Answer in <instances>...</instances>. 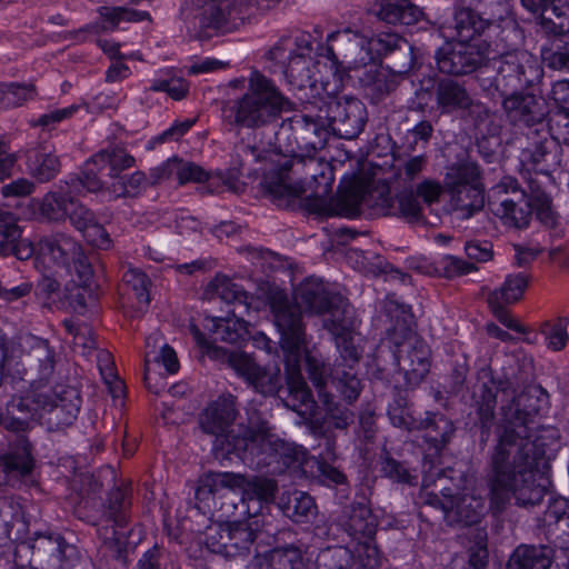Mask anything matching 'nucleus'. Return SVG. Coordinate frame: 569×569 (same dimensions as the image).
Returning <instances> with one entry per match:
<instances>
[{
  "label": "nucleus",
  "instance_id": "37998d69",
  "mask_svg": "<svg viewBox=\"0 0 569 569\" xmlns=\"http://www.w3.org/2000/svg\"><path fill=\"white\" fill-rule=\"evenodd\" d=\"M455 22L459 39L469 42L477 41L476 37L481 36L491 26L490 20L469 8L458 9L455 12Z\"/></svg>",
  "mask_w": 569,
  "mask_h": 569
},
{
  "label": "nucleus",
  "instance_id": "4c0bfd02",
  "mask_svg": "<svg viewBox=\"0 0 569 569\" xmlns=\"http://www.w3.org/2000/svg\"><path fill=\"white\" fill-rule=\"evenodd\" d=\"M87 164H93L99 170L109 167L108 176L112 181L119 178L121 172L134 164V158L122 146L111 144L94 153Z\"/></svg>",
  "mask_w": 569,
  "mask_h": 569
},
{
  "label": "nucleus",
  "instance_id": "8fccbe9b",
  "mask_svg": "<svg viewBox=\"0 0 569 569\" xmlns=\"http://www.w3.org/2000/svg\"><path fill=\"white\" fill-rule=\"evenodd\" d=\"M303 351L306 353L305 359L308 378L317 389L318 397H320L321 392H328L326 387L332 376L331 368L325 362L320 355L306 351V347L301 350V353Z\"/></svg>",
  "mask_w": 569,
  "mask_h": 569
},
{
  "label": "nucleus",
  "instance_id": "ea45409f",
  "mask_svg": "<svg viewBox=\"0 0 569 569\" xmlns=\"http://www.w3.org/2000/svg\"><path fill=\"white\" fill-rule=\"evenodd\" d=\"M71 192L72 190L61 182L58 191H50L38 201L40 214L49 221H66L73 200Z\"/></svg>",
  "mask_w": 569,
  "mask_h": 569
},
{
  "label": "nucleus",
  "instance_id": "f3484780",
  "mask_svg": "<svg viewBox=\"0 0 569 569\" xmlns=\"http://www.w3.org/2000/svg\"><path fill=\"white\" fill-rule=\"evenodd\" d=\"M49 395L32 390L21 397H13L6 407L3 427L14 432H23L40 417L49 405Z\"/></svg>",
  "mask_w": 569,
  "mask_h": 569
},
{
  "label": "nucleus",
  "instance_id": "7c9ffc66",
  "mask_svg": "<svg viewBox=\"0 0 569 569\" xmlns=\"http://www.w3.org/2000/svg\"><path fill=\"white\" fill-rule=\"evenodd\" d=\"M417 430H423V439L438 455L450 442L455 433V426L450 419L442 413H427L425 419L419 420Z\"/></svg>",
  "mask_w": 569,
  "mask_h": 569
},
{
  "label": "nucleus",
  "instance_id": "dca6fc26",
  "mask_svg": "<svg viewBox=\"0 0 569 569\" xmlns=\"http://www.w3.org/2000/svg\"><path fill=\"white\" fill-rule=\"evenodd\" d=\"M515 194L516 198L526 200L535 209L537 218L546 226L553 227L556 214L552 210L551 198L543 191L541 182L537 178L528 179V190H520L517 179L503 177L492 187L493 197Z\"/></svg>",
  "mask_w": 569,
  "mask_h": 569
},
{
  "label": "nucleus",
  "instance_id": "39448f33",
  "mask_svg": "<svg viewBox=\"0 0 569 569\" xmlns=\"http://www.w3.org/2000/svg\"><path fill=\"white\" fill-rule=\"evenodd\" d=\"M527 380L528 375L521 370L515 372L512 368H510V372L506 371L502 377L497 378L489 369H481L478 372L477 382L472 388V405L481 428L488 431L495 418L496 391L511 396L509 403L501 406L502 418L497 429H503L509 423L515 428L518 423L530 426L532 418L538 415L540 406L537 388L529 387L517 393Z\"/></svg>",
  "mask_w": 569,
  "mask_h": 569
},
{
  "label": "nucleus",
  "instance_id": "13d9d810",
  "mask_svg": "<svg viewBox=\"0 0 569 569\" xmlns=\"http://www.w3.org/2000/svg\"><path fill=\"white\" fill-rule=\"evenodd\" d=\"M173 168L174 174L178 179L179 184L187 182H202L207 180L208 173L199 166L192 162H182L179 159H170L166 162V167L162 171Z\"/></svg>",
  "mask_w": 569,
  "mask_h": 569
},
{
  "label": "nucleus",
  "instance_id": "e433bc0d",
  "mask_svg": "<svg viewBox=\"0 0 569 569\" xmlns=\"http://www.w3.org/2000/svg\"><path fill=\"white\" fill-rule=\"evenodd\" d=\"M26 157L31 174L40 182H49L60 171L61 162L58 156L46 146L26 150Z\"/></svg>",
  "mask_w": 569,
  "mask_h": 569
},
{
  "label": "nucleus",
  "instance_id": "0e129e2a",
  "mask_svg": "<svg viewBox=\"0 0 569 569\" xmlns=\"http://www.w3.org/2000/svg\"><path fill=\"white\" fill-rule=\"evenodd\" d=\"M475 546L469 549L468 569H485L488 562L487 532L475 529Z\"/></svg>",
  "mask_w": 569,
  "mask_h": 569
},
{
  "label": "nucleus",
  "instance_id": "bf43d9fd",
  "mask_svg": "<svg viewBox=\"0 0 569 569\" xmlns=\"http://www.w3.org/2000/svg\"><path fill=\"white\" fill-rule=\"evenodd\" d=\"M355 558L357 557L361 566L366 569H377L382 563V555L376 545L375 537L371 539H361L353 541Z\"/></svg>",
  "mask_w": 569,
  "mask_h": 569
},
{
  "label": "nucleus",
  "instance_id": "6e6552de",
  "mask_svg": "<svg viewBox=\"0 0 569 569\" xmlns=\"http://www.w3.org/2000/svg\"><path fill=\"white\" fill-rule=\"evenodd\" d=\"M312 36L297 30L280 37L266 58L282 66L283 74L293 90L303 91L316 84L317 63L312 59Z\"/></svg>",
  "mask_w": 569,
  "mask_h": 569
},
{
  "label": "nucleus",
  "instance_id": "a211bd4d",
  "mask_svg": "<svg viewBox=\"0 0 569 569\" xmlns=\"http://www.w3.org/2000/svg\"><path fill=\"white\" fill-rule=\"evenodd\" d=\"M238 107H295L273 82L258 70L248 78V90L238 98Z\"/></svg>",
  "mask_w": 569,
  "mask_h": 569
},
{
  "label": "nucleus",
  "instance_id": "c756f323",
  "mask_svg": "<svg viewBox=\"0 0 569 569\" xmlns=\"http://www.w3.org/2000/svg\"><path fill=\"white\" fill-rule=\"evenodd\" d=\"M378 521L371 509L363 503H352L342 522L343 530L352 541L371 539L376 536Z\"/></svg>",
  "mask_w": 569,
  "mask_h": 569
},
{
  "label": "nucleus",
  "instance_id": "6ab92c4d",
  "mask_svg": "<svg viewBox=\"0 0 569 569\" xmlns=\"http://www.w3.org/2000/svg\"><path fill=\"white\" fill-rule=\"evenodd\" d=\"M34 466L32 445L23 437L18 438L0 453L1 470L4 471L12 488L24 482L32 475Z\"/></svg>",
  "mask_w": 569,
  "mask_h": 569
},
{
  "label": "nucleus",
  "instance_id": "393cba45",
  "mask_svg": "<svg viewBox=\"0 0 569 569\" xmlns=\"http://www.w3.org/2000/svg\"><path fill=\"white\" fill-rule=\"evenodd\" d=\"M322 316V326L333 337L356 333L358 320L353 308L340 295L333 296Z\"/></svg>",
  "mask_w": 569,
  "mask_h": 569
},
{
  "label": "nucleus",
  "instance_id": "69168bd1",
  "mask_svg": "<svg viewBox=\"0 0 569 569\" xmlns=\"http://www.w3.org/2000/svg\"><path fill=\"white\" fill-rule=\"evenodd\" d=\"M568 318H558L553 323L546 322L543 325L545 330L548 329L545 333L550 349L559 351L566 347L568 340Z\"/></svg>",
  "mask_w": 569,
  "mask_h": 569
},
{
  "label": "nucleus",
  "instance_id": "09e8293b",
  "mask_svg": "<svg viewBox=\"0 0 569 569\" xmlns=\"http://www.w3.org/2000/svg\"><path fill=\"white\" fill-rule=\"evenodd\" d=\"M539 17L548 32L561 34L569 31V2L566 0L552 1Z\"/></svg>",
  "mask_w": 569,
  "mask_h": 569
},
{
  "label": "nucleus",
  "instance_id": "6e6d98bb",
  "mask_svg": "<svg viewBox=\"0 0 569 569\" xmlns=\"http://www.w3.org/2000/svg\"><path fill=\"white\" fill-rule=\"evenodd\" d=\"M230 17L228 0H209L200 13V23L204 28L219 29L224 26Z\"/></svg>",
  "mask_w": 569,
  "mask_h": 569
},
{
  "label": "nucleus",
  "instance_id": "f8f14e48",
  "mask_svg": "<svg viewBox=\"0 0 569 569\" xmlns=\"http://www.w3.org/2000/svg\"><path fill=\"white\" fill-rule=\"evenodd\" d=\"M491 46L485 40L448 42L435 54L440 72L447 74H468L490 59Z\"/></svg>",
  "mask_w": 569,
  "mask_h": 569
},
{
  "label": "nucleus",
  "instance_id": "0eeeda50",
  "mask_svg": "<svg viewBox=\"0 0 569 569\" xmlns=\"http://www.w3.org/2000/svg\"><path fill=\"white\" fill-rule=\"evenodd\" d=\"M327 56L331 60L332 66L336 68V73L343 71L349 80L353 81V86L361 97H353L351 94H338L337 106L345 104L369 103L377 104L383 102L397 88V82L392 76L383 70L381 61L375 58H361L341 50L339 60L338 54L332 47L327 48Z\"/></svg>",
  "mask_w": 569,
  "mask_h": 569
},
{
  "label": "nucleus",
  "instance_id": "58836bf2",
  "mask_svg": "<svg viewBox=\"0 0 569 569\" xmlns=\"http://www.w3.org/2000/svg\"><path fill=\"white\" fill-rule=\"evenodd\" d=\"M453 507L446 512V522L450 526H471L480 521L483 501L472 495L453 497Z\"/></svg>",
  "mask_w": 569,
  "mask_h": 569
},
{
  "label": "nucleus",
  "instance_id": "20e7f679",
  "mask_svg": "<svg viewBox=\"0 0 569 569\" xmlns=\"http://www.w3.org/2000/svg\"><path fill=\"white\" fill-rule=\"evenodd\" d=\"M237 413L236 397L222 395L201 412L200 428L203 432L220 439L222 448L228 453L278 457L284 465L298 459L297 446L279 438L272 431L269 421L259 413H252L248 418V425H238L237 429H230Z\"/></svg>",
  "mask_w": 569,
  "mask_h": 569
},
{
  "label": "nucleus",
  "instance_id": "7ed1b4c3",
  "mask_svg": "<svg viewBox=\"0 0 569 569\" xmlns=\"http://www.w3.org/2000/svg\"><path fill=\"white\" fill-rule=\"evenodd\" d=\"M333 296L323 282L316 278L306 279L296 289V303L282 292L271 297V310L274 325L280 333V346L284 353L286 381L289 397L286 406L299 411L300 406L311 407L310 390L301 376V350L306 345V331L301 317V308L321 316L331 303Z\"/></svg>",
  "mask_w": 569,
  "mask_h": 569
},
{
  "label": "nucleus",
  "instance_id": "aec40b11",
  "mask_svg": "<svg viewBox=\"0 0 569 569\" xmlns=\"http://www.w3.org/2000/svg\"><path fill=\"white\" fill-rule=\"evenodd\" d=\"M356 196L355 212L339 214L340 217L355 218L360 214L361 209L368 210L369 216L396 214L395 201L390 197V189L387 184H375L365 190L360 186H352L342 192V196Z\"/></svg>",
  "mask_w": 569,
  "mask_h": 569
},
{
  "label": "nucleus",
  "instance_id": "a878e982",
  "mask_svg": "<svg viewBox=\"0 0 569 569\" xmlns=\"http://www.w3.org/2000/svg\"><path fill=\"white\" fill-rule=\"evenodd\" d=\"M81 244L70 236L57 233L43 238L39 242L41 258L50 259L56 266L63 267L71 273V260L78 254Z\"/></svg>",
  "mask_w": 569,
  "mask_h": 569
},
{
  "label": "nucleus",
  "instance_id": "a18cd8bd",
  "mask_svg": "<svg viewBox=\"0 0 569 569\" xmlns=\"http://www.w3.org/2000/svg\"><path fill=\"white\" fill-rule=\"evenodd\" d=\"M529 284V276L525 272L508 274L503 283L489 292L487 300L513 305L522 299Z\"/></svg>",
  "mask_w": 569,
  "mask_h": 569
},
{
  "label": "nucleus",
  "instance_id": "864d4df0",
  "mask_svg": "<svg viewBox=\"0 0 569 569\" xmlns=\"http://www.w3.org/2000/svg\"><path fill=\"white\" fill-rule=\"evenodd\" d=\"M302 552L298 547L288 546L272 550L270 560L260 569H303Z\"/></svg>",
  "mask_w": 569,
  "mask_h": 569
},
{
  "label": "nucleus",
  "instance_id": "4468645a",
  "mask_svg": "<svg viewBox=\"0 0 569 569\" xmlns=\"http://www.w3.org/2000/svg\"><path fill=\"white\" fill-rule=\"evenodd\" d=\"M21 346L24 356L21 360V379L31 386H42L50 381L54 373L58 355L49 341L36 336H26L22 338Z\"/></svg>",
  "mask_w": 569,
  "mask_h": 569
},
{
  "label": "nucleus",
  "instance_id": "338daca9",
  "mask_svg": "<svg viewBox=\"0 0 569 569\" xmlns=\"http://www.w3.org/2000/svg\"><path fill=\"white\" fill-rule=\"evenodd\" d=\"M64 325L69 333L73 336L72 342L74 348H81L83 355H87L91 350L96 349L93 331L88 325H74L70 322H66Z\"/></svg>",
  "mask_w": 569,
  "mask_h": 569
},
{
  "label": "nucleus",
  "instance_id": "774afa93",
  "mask_svg": "<svg viewBox=\"0 0 569 569\" xmlns=\"http://www.w3.org/2000/svg\"><path fill=\"white\" fill-rule=\"evenodd\" d=\"M541 57L550 69L569 71V39L556 49H543Z\"/></svg>",
  "mask_w": 569,
  "mask_h": 569
},
{
  "label": "nucleus",
  "instance_id": "473e14b6",
  "mask_svg": "<svg viewBox=\"0 0 569 569\" xmlns=\"http://www.w3.org/2000/svg\"><path fill=\"white\" fill-rule=\"evenodd\" d=\"M207 292L219 297L222 301L233 305L239 315H248L253 297L246 292L227 276H217L208 283Z\"/></svg>",
  "mask_w": 569,
  "mask_h": 569
},
{
  "label": "nucleus",
  "instance_id": "ddd939ff",
  "mask_svg": "<svg viewBox=\"0 0 569 569\" xmlns=\"http://www.w3.org/2000/svg\"><path fill=\"white\" fill-rule=\"evenodd\" d=\"M396 346V360L399 370L403 372L406 386L409 389L418 387L430 370L431 350L429 346L409 328L406 329L402 340L397 339L393 332Z\"/></svg>",
  "mask_w": 569,
  "mask_h": 569
},
{
  "label": "nucleus",
  "instance_id": "a19ab883",
  "mask_svg": "<svg viewBox=\"0 0 569 569\" xmlns=\"http://www.w3.org/2000/svg\"><path fill=\"white\" fill-rule=\"evenodd\" d=\"M279 507L284 516L298 523L308 522L317 513L312 497L298 490L283 493L280 497Z\"/></svg>",
  "mask_w": 569,
  "mask_h": 569
},
{
  "label": "nucleus",
  "instance_id": "9b49d317",
  "mask_svg": "<svg viewBox=\"0 0 569 569\" xmlns=\"http://www.w3.org/2000/svg\"><path fill=\"white\" fill-rule=\"evenodd\" d=\"M131 489L129 485L116 486L108 495L102 513L96 525L98 535L112 556L119 558L126 543V533L121 531L129 523Z\"/></svg>",
  "mask_w": 569,
  "mask_h": 569
},
{
  "label": "nucleus",
  "instance_id": "5fc2aeb1",
  "mask_svg": "<svg viewBox=\"0 0 569 569\" xmlns=\"http://www.w3.org/2000/svg\"><path fill=\"white\" fill-rule=\"evenodd\" d=\"M479 167L473 162H463L452 167L446 177L448 189L481 186Z\"/></svg>",
  "mask_w": 569,
  "mask_h": 569
},
{
  "label": "nucleus",
  "instance_id": "2f4dec72",
  "mask_svg": "<svg viewBox=\"0 0 569 569\" xmlns=\"http://www.w3.org/2000/svg\"><path fill=\"white\" fill-rule=\"evenodd\" d=\"M329 127L342 139H355L367 121L366 109H327Z\"/></svg>",
  "mask_w": 569,
  "mask_h": 569
},
{
  "label": "nucleus",
  "instance_id": "cd10ccee",
  "mask_svg": "<svg viewBox=\"0 0 569 569\" xmlns=\"http://www.w3.org/2000/svg\"><path fill=\"white\" fill-rule=\"evenodd\" d=\"M239 315L237 309L229 311L226 318H211L207 328L210 331L212 342L222 341L228 343H237L246 340L249 336V323Z\"/></svg>",
  "mask_w": 569,
  "mask_h": 569
},
{
  "label": "nucleus",
  "instance_id": "4d7b16f0",
  "mask_svg": "<svg viewBox=\"0 0 569 569\" xmlns=\"http://www.w3.org/2000/svg\"><path fill=\"white\" fill-rule=\"evenodd\" d=\"M319 401L326 410V419L332 422L336 429H347L353 422V412L333 401V397L329 392H321Z\"/></svg>",
  "mask_w": 569,
  "mask_h": 569
},
{
  "label": "nucleus",
  "instance_id": "49530a36",
  "mask_svg": "<svg viewBox=\"0 0 569 569\" xmlns=\"http://www.w3.org/2000/svg\"><path fill=\"white\" fill-rule=\"evenodd\" d=\"M439 107H471L472 97L463 82L453 79H441L437 86Z\"/></svg>",
  "mask_w": 569,
  "mask_h": 569
},
{
  "label": "nucleus",
  "instance_id": "2eb2a0df",
  "mask_svg": "<svg viewBox=\"0 0 569 569\" xmlns=\"http://www.w3.org/2000/svg\"><path fill=\"white\" fill-rule=\"evenodd\" d=\"M228 362L238 376L263 396H274L282 388V376L277 363L263 367L242 352H231Z\"/></svg>",
  "mask_w": 569,
  "mask_h": 569
},
{
  "label": "nucleus",
  "instance_id": "b1692460",
  "mask_svg": "<svg viewBox=\"0 0 569 569\" xmlns=\"http://www.w3.org/2000/svg\"><path fill=\"white\" fill-rule=\"evenodd\" d=\"M506 196L493 197L492 190L490 191L491 211L509 227L518 229L527 227L535 209L526 200L516 198L515 194H511V198Z\"/></svg>",
  "mask_w": 569,
  "mask_h": 569
},
{
  "label": "nucleus",
  "instance_id": "f257e3e1",
  "mask_svg": "<svg viewBox=\"0 0 569 569\" xmlns=\"http://www.w3.org/2000/svg\"><path fill=\"white\" fill-rule=\"evenodd\" d=\"M291 128L300 136L301 153L287 161L281 168L264 173L260 186L263 193L279 207L307 196L308 208L326 216L350 214L355 212L356 196L329 198L335 181L332 166L316 154L327 144L326 122L320 118L300 114L291 120Z\"/></svg>",
  "mask_w": 569,
  "mask_h": 569
},
{
  "label": "nucleus",
  "instance_id": "052dcab7",
  "mask_svg": "<svg viewBox=\"0 0 569 569\" xmlns=\"http://www.w3.org/2000/svg\"><path fill=\"white\" fill-rule=\"evenodd\" d=\"M86 169L81 176H73L66 180L63 183L72 190V192H79L80 188L86 189L88 192H98L101 190H107V187L110 183L101 181V179L97 176L88 167L90 164H86Z\"/></svg>",
  "mask_w": 569,
  "mask_h": 569
},
{
  "label": "nucleus",
  "instance_id": "c85d7f7f",
  "mask_svg": "<svg viewBox=\"0 0 569 569\" xmlns=\"http://www.w3.org/2000/svg\"><path fill=\"white\" fill-rule=\"evenodd\" d=\"M66 542L60 536H41L34 539L32 557L36 569H62Z\"/></svg>",
  "mask_w": 569,
  "mask_h": 569
},
{
  "label": "nucleus",
  "instance_id": "603ef678",
  "mask_svg": "<svg viewBox=\"0 0 569 569\" xmlns=\"http://www.w3.org/2000/svg\"><path fill=\"white\" fill-rule=\"evenodd\" d=\"M256 538V531L247 523L232 521L231 542L228 547L230 558L250 553Z\"/></svg>",
  "mask_w": 569,
  "mask_h": 569
},
{
  "label": "nucleus",
  "instance_id": "9d476101",
  "mask_svg": "<svg viewBox=\"0 0 569 569\" xmlns=\"http://www.w3.org/2000/svg\"><path fill=\"white\" fill-rule=\"evenodd\" d=\"M339 39L341 42V50L352 52V54L365 58H375L381 61L382 54L392 56L396 52H400L403 56L401 63H395L389 67L390 71L398 74H406L412 68L415 63L413 48L402 37L396 33H383L378 37L366 38L358 33H352L349 30L343 32L337 31L331 32L327 37V41H333Z\"/></svg>",
  "mask_w": 569,
  "mask_h": 569
},
{
  "label": "nucleus",
  "instance_id": "412c9836",
  "mask_svg": "<svg viewBox=\"0 0 569 569\" xmlns=\"http://www.w3.org/2000/svg\"><path fill=\"white\" fill-rule=\"evenodd\" d=\"M239 489L243 497L246 509L241 515H248V518L260 513L263 505L271 503L278 491V483L274 479L264 476L246 477L240 473Z\"/></svg>",
  "mask_w": 569,
  "mask_h": 569
},
{
  "label": "nucleus",
  "instance_id": "72a5a7b5",
  "mask_svg": "<svg viewBox=\"0 0 569 569\" xmlns=\"http://www.w3.org/2000/svg\"><path fill=\"white\" fill-rule=\"evenodd\" d=\"M553 549L549 546H519L508 561V569H549Z\"/></svg>",
  "mask_w": 569,
  "mask_h": 569
},
{
  "label": "nucleus",
  "instance_id": "c03bdc74",
  "mask_svg": "<svg viewBox=\"0 0 569 569\" xmlns=\"http://www.w3.org/2000/svg\"><path fill=\"white\" fill-rule=\"evenodd\" d=\"M224 118L240 128H258L276 121L281 109H226Z\"/></svg>",
  "mask_w": 569,
  "mask_h": 569
},
{
  "label": "nucleus",
  "instance_id": "bb28decb",
  "mask_svg": "<svg viewBox=\"0 0 569 569\" xmlns=\"http://www.w3.org/2000/svg\"><path fill=\"white\" fill-rule=\"evenodd\" d=\"M49 401L47 409L43 410L48 413V422L57 428L72 425L81 405L78 391L67 388L59 396L51 397L49 395Z\"/></svg>",
  "mask_w": 569,
  "mask_h": 569
},
{
  "label": "nucleus",
  "instance_id": "5701e85b",
  "mask_svg": "<svg viewBox=\"0 0 569 569\" xmlns=\"http://www.w3.org/2000/svg\"><path fill=\"white\" fill-rule=\"evenodd\" d=\"M542 525L550 541L560 548H568L569 501L562 497L550 498L542 516Z\"/></svg>",
  "mask_w": 569,
  "mask_h": 569
},
{
  "label": "nucleus",
  "instance_id": "de8ad7c7",
  "mask_svg": "<svg viewBox=\"0 0 569 569\" xmlns=\"http://www.w3.org/2000/svg\"><path fill=\"white\" fill-rule=\"evenodd\" d=\"M316 569H352L355 555L343 546H331L321 549L316 557Z\"/></svg>",
  "mask_w": 569,
  "mask_h": 569
},
{
  "label": "nucleus",
  "instance_id": "79ce46f5",
  "mask_svg": "<svg viewBox=\"0 0 569 569\" xmlns=\"http://www.w3.org/2000/svg\"><path fill=\"white\" fill-rule=\"evenodd\" d=\"M377 14L387 23L410 26L421 19L422 11L409 0H383Z\"/></svg>",
  "mask_w": 569,
  "mask_h": 569
},
{
  "label": "nucleus",
  "instance_id": "4be33fe9",
  "mask_svg": "<svg viewBox=\"0 0 569 569\" xmlns=\"http://www.w3.org/2000/svg\"><path fill=\"white\" fill-rule=\"evenodd\" d=\"M0 257L14 256L18 260H28L33 256V244L22 238V229L13 213L0 210Z\"/></svg>",
  "mask_w": 569,
  "mask_h": 569
},
{
  "label": "nucleus",
  "instance_id": "3c124183",
  "mask_svg": "<svg viewBox=\"0 0 569 569\" xmlns=\"http://www.w3.org/2000/svg\"><path fill=\"white\" fill-rule=\"evenodd\" d=\"M122 280L123 283L131 289L138 311L143 312L150 302L148 292L149 279L141 270L129 268L123 273Z\"/></svg>",
  "mask_w": 569,
  "mask_h": 569
},
{
  "label": "nucleus",
  "instance_id": "f03ea898",
  "mask_svg": "<svg viewBox=\"0 0 569 569\" xmlns=\"http://www.w3.org/2000/svg\"><path fill=\"white\" fill-rule=\"evenodd\" d=\"M496 433L497 445L486 478L489 509L496 516L501 515L512 498L518 507L539 505L546 487L537 482L535 468L556 443V430H543L533 437L530 426L518 423L515 428L509 423L496 429Z\"/></svg>",
  "mask_w": 569,
  "mask_h": 569
},
{
  "label": "nucleus",
  "instance_id": "423d86ee",
  "mask_svg": "<svg viewBox=\"0 0 569 569\" xmlns=\"http://www.w3.org/2000/svg\"><path fill=\"white\" fill-rule=\"evenodd\" d=\"M489 61L496 70L495 88L492 96L493 103H501L502 107H533L543 100L539 90L526 88L519 90L523 84H530L541 77L540 63L532 53L527 50H511L492 56Z\"/></svg>",
  "mask_w": 569,
  "mask_h": 569
},
{
  "label": "nucleus",
  "instance_id": "e2e57ef3",
  "mask_svg": "<svg viewBox=\"0 0 569 569\" xmlns=\"http://www.w3.org/2000/svg\"><path fill=\"white\" fill-rule=\"evenodd\" d=\"M144 181V174L140 171L132 173L130 177L120 176L114 181H111L107 187L114 197H127L137 193L138 189Z\"/></svg>",
  "mask_w": 569,
  "mask_h": 569
},
{
  "label": "nucleus",
  "instance_id": "c9c22d12",
  "mask_svg": "<svg viewBox=\"0 0 569 569\" xmlns=\"http://www.w3.org/2000/svg\"><path fill=\"white\" fill-rule=\"evenodd\" d=\"M98 12L101 21L87 26L86 30L93 33L110 32L116 30L121 21L139 22L150 19L149 12L126 7H101Z\"/></svg>",
  "mask_w": 569,
  "mask_h": 569
},
{
  "label": "nucleus",
  "instance_id": "f704fd0d",
  "mask_svg": "<svg viewBox=\"0 0 569 569\" xmlns=\"http://www.w3.org/2000/svg\"><path fill=\"white\" fill-rule=\"evenodd\" d=\"M450 204L460 219H469L485 207V190L482 186H467L448 189Z\"/></svg>",
  "mask_w": 569,
  "mask_h": 569
},
{
  "label": "nucleus",
  "instance_id": "680f3d73",
  "mask_svg": "<svg viewBox=\"0 0 569 569\" xmlns=\"http://www.w3.org/2000/svg\"><path fill=\"white\" fill-rule=\"evenodd\" d=\"M395 201V209L397 213L409 221H419L421 216V206L418 197L412 191H403L397 196Z\"/></svg>",
  "mask_w": 569,
  "mask_h": 569
},
{
  "label": "nucleus",
  "instance_id": "1a4fd4ad",
  "mask_svg": "<svg viewBox=\"0 0 569 569\" xmlns=\"http://www.w3.org/2000/svg\"><path fill=\"white\" fill-rule=\"evenodd\" d=\"M240 480V473L233 472H211L202 477L194 492L198 509L226 519L248 517L240 513L246 509Z\"/></svg>",
  "mask_w": 569,
  "mask_h": 569
}]
</instances>
